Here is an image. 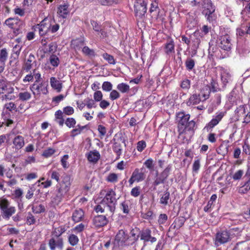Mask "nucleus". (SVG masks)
Returning <instances> with one entry per match:
<instances>
[{"label": "nucleus", "mask_w": 250, "mask_h": 250, "mask_svg": "<svg viewBox=\"0 0 250 250\" xmlns=\"http://www.w3.org/2000/svg\"><path fill=\"white\" fill-rule=\"evenodd\" d=\"M74 112V108L70 106H67L63 108L62 113L63 115H66L67 116H70L72 115Z\"/></svg>", "instance_id": "56"}, {"label": "nucleus", "mask_w": 250, "mask_h": 250, "mask_svg": "<svg viewBox=\"0 0 250 250\" xmlns=\"http://www.w3.org/2000/svg\"><path fill=\"white\" fill-rule=\"evenodd\" d=\"M55 121L60 126H62L65 120L63 118V113L62 110H58L55 113Z\"/></svg>", "instance_id": "30"}, {"label": "nucleus", "mask_w": 250, "mask_h": 250, "mask_svg": "<svg viewBox=\"0 0 250 250\" xmlns=\"http://www.w3.org/2000/svg\"><path fill=\"white\" fill-rule=\"evenodd\" d=\"M149 12L151 14V17L152 18L156 19H158L159 13V8L157 2L154 1L151 3Z\"/></svg>", "instance_id": "26"}, {"label": "nucleus", "mask_w": 250, "mask_h": 250, "mask_svg": "<svg viewBox=\"0 0 250 250\" xmlns=\"http://www.w3.org/2000/svg\"><path fill=\"white\" fill-rule=\"evenodd\" d=\"M230 240L229 232L226 230H222L216 233L214 240V245L216 247H219L229 242Z\"/></svg>", "instance_id": "8"}, {"label": "nucleus", "mask_w": 250, "mask_h": 250, "mask_svg": "<svg viewBox=\"0 0 250 250\" xmlns=\"http://www.w3.org/2000/svg\"><path fill=\"white\" fill-rule=\"evenodd\" d=\"M117 88L123 93H127L129 90V86L125 83H121L117 85Z\"/></svg>", "instance_id": "43"}, {"label": "nucleus", "mask_w": 250, "mask_h": 250, "mask_svg": "<svg viewBox=\"0 0 250 250\" xmlns=\"http://www.w3.org/2000/svg\"><path fill=\"white\" fill-rule=\"evenodd\" d=\"M106 181L110 183H115L118 181V176L116 173L109 174L106 178Z\"/></svg>", "instance_id": "62"}, {"label": "nucleus", "mask_w": 250, "mask_h": 250, "mask_svg": "<svg viewBox=\"0 0 250 250\" xmlns=\"http://www.w3.org/2000/svg\"><path fill=\"white\" fill-rule=\"evenodd\" d=\"M211 92L210 87L208 84L203 86L200 90L199 95L203 102L205 101L209 98Z\"/></svg>", "instance_id": "21"}, {"label": "nucleus", "mask_w": 250, "mask_h": 250, "mask_svg": "<svg viewBox=\"0 0 250 250\" xmlns=\"http://www.w3.org/2000/svg\"><path fill=\"white\" fill-rule=\"evenodd\" d=\"M247 108V105H242L239 106L235 110V111L238 113V115L239 116L244 115L246 113V109Z\"/></svg>", "instance_id": "61"}, {"label": "nucleus", "mask_w": 250, "mask_h": 250, "mask_svg": "<svg viewBox=\"0 0 250 250\" xmlns=\"http://www.w3.org/2000/svg\"><path fill=\"white\" fill-rule=\"evenodd\" d=\"M60 25L58 23H56L54 21H52L50 20V26L49 28V32L54 33L56 32L59 29Z\"/></svg>", "instance_id": "58"}, {"label": "nucleus", "mask_w": 250, "mask_h": 250, "mask_svg": "<svg viewBox=\"0 0 250 250\" xmlns=\"http://www.w3.org/2000/svg\"><path fill=\"white\" fill-rule=\"evenodd\" d=\"M201 41L199 38H196L194 40H192V46L191 49L194 52V54H196L197 53V49L199 47Z\"/></svg>", "instance_id": "41"}, {"label": "nucleus", "mask_w": 250, "mask_h": 250, "mask_svg": "<svg viewBox=\"0 0 250 250\" xmlns=\"http://www.w3.org/2000/svg\"><path fill=\"white\" fill-rule=\"evenodd\" d=\"M250 189V177L249 180L245 183L243 186L239 189V192L241 193H245Z\"/></svg>", "instance_id": "49"}, {"label": "nucleus", "mask_w": 250, "mask_h": 250, "mask_svg": "<svg viewBox=\"0 0 250 250\" xmlns=\"http://www.w3.org/2000/svg\"><path fill=\"white\" fill-rule=\"evenodd\" d=\"M121 209L125 214H128L129 211L128 203L126 201L122 202L121 204Z\"/></svg>", "instance_id": "63"}, {"label": "nucleus", "mask_w": 250, "mask_h": 250, "mask_svg": "<svg viewBox=\"0 0 250 250\" xmlns=\"http://www.w3.org/2000/svg\"><path fill=\"white\" fill-rule=\"evenodd\" d=\"M87 127V125L82 126L80 125H78L75 128L73 129L70 131V136L72 137H74L77 135L80 134L83 130L86 128Z\"/></svg>", "instance_id": "34"}, {"label": "nucleus", "mask_w": 250, "mask_h": 250, "mask_svg": "<svg viewBox=\"0 0 250 250\" xmlns=\"http://www.w3.org/2000/svg\"><path fill=\"white\" fill-rule=\"evenodd\" d=\"M84 102L85 103L86 106L88 109H91L92 108H95L96 107L94 100L92 99H90L89 98H86L84 100Z\"/></svg>", "instance_id": "52"}, {"label": "nucleus", "mask_w": 250, "mask_h": 250, "mask_svg": "<svg viewBox=\"0 0 250 250\" xmlns=\"http://www.w3.org/2000/svg\"><path fill=\"white\" fill-rule=\"evenodd\" d=\"M49 60L50 64L55 67H58L60 63L59 58L54 54L50 55Z\"/></svg>", "instance_id": "38"}, {"label": "nucleus", "mask_w": 250, "mask_h": 250, "mask_svg": "<svg viewBox=\"0 0 250 250\" xmlns=\"http://www.w3.org/2000/svg\"><path fill=\"white\" fill-rule=\"evenodd\" d=\"M221 79L224 87L231 81V76L227 70L223 69L221 74Z\"/></svg>", "instance_id": "23"}, {"label": "nucleus", "mask_w": 250, "mask_h": 250, "mask_svg": "<svg viewBox=\"0 0 250 250\" xmlns=\"http://www.w3.org/2000/svg\"><path fill=\"white\" fill-rule=\"evenodd\" d=\"M1 216L5 219H9L16 212L15 207L10 206L9 201L4 198L0 200Z\"/></svg>", "instance_id": "4"}, {"label": "nucleus", "mask_w": 250, "mask_h": 250, "mask_svg": "<svg viewBox=\"0 0 250 250\" xmlns=\"http://www.w3.org/2000/svg\"><path fill=\"white\" fill-rule=\"evenodd\" d=\"M134 10L136 15L142 17L146 13L147 3L145 0H136L134 4Z\"/></svg>", "instance_id": "9"}, {"label": "nucleus", "mask_w": 250, "mask_h": 250, "mask_svg": "<svg viewBox=\"0 0 250 250\" xmlns=\"http://www.w3.org/2000/svg\"><path fill=\"white\" fill-rule=\"evenodd\" d=\"M4 24L13 29V33L15 36H17L21 33V28L24 24L23 21L19 19L12 18L6 20Z\"/></svg>", "instance_id": "6"}, {"label": "nucleus", "mask_w": 250, "mask_h": 250, "mask_svg": "<svg viewBox=\"0 0 250 250\" xmlns=\"http://www.w3.org/2000/svg\"><path fill=\"white\" fill-rule=\"evenodd\" d=\"M14 88L11 86L10 83L5 79H0V94L4 93L7 94L14 92Z\"/></svg>", "instance_id": "13"}, {"label": "nucleus", "mask_w": 250, "mask_h": 250, "mask_svg": "<svg viewBox=\"0 0 250 250\" xmlns=\"http://www.w3.org/2000/svg\"><path fill=\"white\" fill-rule=\"evenodd\" d=\"M8 58V53L5 48H3L0 51V65L4 67L5 62Z\"/></svg>", "instance_id": "35"}, {"label": "nucleus", "mask_w": 250, "mask_h": 250, "mask_svg": "<svg viewBox=\"0 0 250 250\" xmlns=\"http://www.w3.org/2000/svg\"><path fill=\"white\" fill-rule=\"evenodd\" d=\"M151 230L149 228L144 229L140 230V240L144 242V245H146V243L150 242L151 243H153L157 241L156 237L151 235Z\"/></svg>", "instance_id": "10"}, {"label": "nucleus", "mask_w": 250, "mask_h": 250, "mask_svg": "<svg viewBox=\"0 0 250 250\" xmlns=\"http://www.w3.org/2000/svg\"><path fill=\"white\" fill-rule=\"evenodd\" d=\"M170 200V193L167 190L161 195L160 203L165 206L168 205Z\"/></svg>", "instance_id": "33"}, {"label": "nucleus", "mask_w": 250, "mask_h": 250, "mask_svg": "<svg viewBox=\"0 0 250 250\" xmlns=\"http://www.w3.org/2000/svg\"><path fill=\"white\" fill-rule=\"evenodd\" d=\"M63 197V196L61 194L56 191L55 195L52 197V201L54 203L58 204L62 201Z\"/></svg>", "instance_id": "60"}, {"label": "nucleus", "mask_w": 250, "mask_h": 250, "mask_svg": "<svg viewBox=\"0 0 250 250\" xmlns=\"http://www.w3.org/2000/svg\"><path fill=\"white\" fill-rule=\"evenodd\" d=\"M50 173H51V179L55 180L59 184L60 181V177L61 176L60 172L56 170H52L50 171Z\"/></svg>", "instance_id": "59"}, {"label": "nucleus", "mask_w": 250, "mask_h": 250, "mask_svg": "<svg viewBox=\"0 0 250 250\" xmlns=\"http://www.w3.org/2000/svg\"><path fill=\"white\" fill-rule=\"evenodd\" d=\"M146 169L144 167L140 168H135L128 180L130 186L135 182L139 183L145 180L146 177Z\"/></svg>", "instance_id": "7"}, {"label": "nucleus", "mask_w": 250, "mask_h": 250, "mask_svg": "<svg viewBox=\"0 0 250 250\" xmlns=\"http://www.w3.org/2000/svg\"><path fill=\"white\" fill-rule=\"evenodd\" d=\"M82 52L85 56H87L89 57H94L96 56V53L94 50L90 49L87 46H85L83 48Z\"/></svg>", "instance_id": "36"}, {"label": "nucleus", "mask_w": 250, "mask_h": 250, "mask_svg": "<svg viewBox=\"0 0 250 250\" xmlns=\"http://www.w3.org/2000/svg\"><path fill=\"white\" fill-rule=\"evenodd\" d=\"M36 75H40V76H42L41 73L38 70L34 69L32 72L27 74L23 79L22 81L24 83L32 82L34 80V78L36 80Z\"/></svg>", "instance_id": "24"}, {"label": "nucleus", "mask_w": 250, "mask_h": 250, "mask_svg": "<svg viewBox=\"0 0 250 250\" xmlns=\"http://www.w3.org/2000/svg\"><path fill=\"white\" fill-rule=\"evenodd\" d=\"M171 170V166L169 165L160 174V175L166 181L169 176Z\"/></svg>", "instance_id": "47"}, {"label": "nucleus", "mask_w": 250, "mask_h": 250, "mask_svg": "<svg viewBox=\"0 0 250 250\" xmlns=\"http://www.w3.org/2000/svg\"><path fill=\"white\" fill-rule=\"evenodd\" d=\"M87 160L90 162L96 163L100 158V154L96 150L89 151L87 154Z\"/></svg>", "instance_id": "22"}, {"label": "nucleus", "mask_w": 250, "mask_h": 250, "mask_svg": "<svg viewBox=\"0 0 250 250\" xmlns=\"http://www.w3.org/2000/svg\"><path fill=\"white\" fill-rule=\"evenodd\" d=\"M111 143L113 144L112 150L116 155V159H119L122 154V146L121 143H124L126 146L125 139L120 134H115L113 139L111 141Z\"/></svg>", "instance_id": "5"}, {"label": "nucleus", "mask_w": 250, "mask_h": 250, "mask_svg": "<svg viewBox=\"0 0 250 250\" xmlns=\"http://www.w3.org/2000/svg\"><path fill=\"white\" fill-rule=\"evenodd\" d=\"M50 84L52 87L56 90L58 92H60L61 91L62 88V83L55 77H52L50 78Z\"/></svg>", "instance_id": "28"}, {"label": "nucleus", "mask_w": 250, "mask_h": 250, "mask_svg": "<svg viewBox=\"0 0 250 250\" xmlns=\"http://www.w3.org/2000/svg\"><path fill=\"white\" fill-rule=\"evenodd\" d=\"M68 241L70 244L74 246L78 244L79 242V238L77 236L74 234H71L68 237Z\"/></svg>", "instance_id": "57"}, {"label": "nucleus", "mask_w": 250, "mask_h": 250, "mask_svg": "<svg viewBox=\"0 0 250 250\" xmlns=\"http://www.w3.org/2000/svg\"><path fill=\"white\" fill-rule=\"evenodd\" d=\"M195 64V61L191 58H188L185 62V65L188 71H191L194 67Z\"/></svg>", "instance_id": "44"}, {"label": "nucleus", "mask_w": 250, "mask_h": 250, "mask_svg": "<svg viewBox=\"0 0 250 250\" xmlns=\"http://www.w3.org/2000/svg\"><path fill=\"white\" fill-rule=\"evenodd\" d=\"M57 187L58 188L57 191L61 194L63 197L69 190V188H67V186L64 187L63 186L58 185Z\"/></svg>", "instance_id": "54"}, {"label": "nucleus", "mask_w": 250, "mask_h": 250, "mask_svg": "<svg viewBox=\"0 0 250 250\" xmlns=\"http://www.w3.org/2000/svg\"><path fill=\"white\" fill-rule=\"evenodd\" d=\"M184 222L185 220L184 218H176L175 219L174 222L172 223L170 227H173V229H178L183 226Z\"/></svg>", "instance_id": "37"}, {"label": "nucleus", "mask_w": 250, "mask_h": 250, "mask_svg": "<svg viewBox=\"0 0 250 250\" xmlns=\"http://www.w3.org/2000/svg\"><path fill=\"white\" fill-rule=\"evenodd\" d=\"M100 194L104 195V197L95 207V211L103 213L104 211H108L111 215L113 214L117 202L115 192L112 189H108L102 191Z\"/></svg>", "instance_id": "1"}, {"label": "nucleus", "mask_w": 250, "mask_h": 250, "mask_svg": "<svg viewBox=\"0 0 250 250\" xmlns=\"http://www.w3.org/2000/svg\"><path fill=\"white\" fill-rule=\"evenodd\" d=\"M69 7V4L67 2L60 5L58 7V13L59 16L63 19L66 18L70 12L68 9Z\"/></svg>", "instance_id": "19"}, {"label": "nucleus", "mask_w": 250, "mask_h": 250, "mask_svg": "<svg viewBox=\"0 0 250 250\" xmlns=\"http://www.w3.org/2000/svg\"><path fill=\"white\" fill-rule=\"evenodd\" d=\"M36 75V80L30 85V90L35 96H39L42 94L46 95L48 93L47 83L43 81L40 75Z\"/></svg>", "instance_id": "3"}, {"label": "nucleus", "mask_w": 250, "mask_h": 250, "mask_svg": "<svg viewBox=\"0 0 250 250\" xmlns=\"http://www.w3.org/2000/svg\"><path fill=\"white\" fill-rule=\"evenodd\" d=\"M13 146L16 150H19L22 148L24 145V138L21 135H16L12 140Z\"/></svg>", "instance_id": "15"}, {"label": "nucleus", "mask_w": 250, "mask_h": 250, "mask_svg": "<svg viewBox=\"0 0 250 250\" xmlns=\"http://www.w3.org/2000/svg\"><path fill=\"white\" fill-rule=\"evenodd\" d=\"M84 215V212L82 209L79 208L76 209L73 213L72 216V220L76 223L79 222L83 220Z\"/></svg>", "instance_id": "25"}, {"label": "nucleus", "mask_w": 250, "mask_h": 250, "mask_svg": "<svg viewBox=\"0 0 250 250\" xmlns=\"http://www.w3.org/2000/svg\"><path fill=\"white\" fill-rule=\"evenodd\" d=\"M200 102H203L199 94H193L188 99L187 102L188 105L198 104Z\"/></svg>", "instance_id": "27"}, {"label": "nucleus", "mask_w": 250, "mask_h": 250, "mask_svg": "<svg viewBox=\"0 0 250 250\" xmlns=\"http://www.w3.org/2000/svg\"><path fill=\"white\" fill-rule=\"evenodd\" d=\"M208 85L210 87L211 92H216L221 90L220 88L218 86V84L216 81L212 78H211Z\"/></svg>", "instance_id": "40"}, {"label": "nucleus", "mask_w": 250, "mask_h": 250, "mask_svg": "<svg viewBox=\"0 0 250 250\" xmlns=\"http://www.w3.org/2000/svg\"><path fill=\"white\" fill-rule=\"evenodd\" d=\"M32 210L35 213L39 214L44 212L45 208L42 204H40L37 206L34 205L32 207Z\"/></svg>", "instance_id": "46"}, {"label": "nucleus", "mask_w": 250, "mask_h": 250, "mask_svg": "<svg viewBox=\"0 0 250 250\" xmlns=\"http://www.w3.org/2000/svg\"><path fill=\"white\" fill-rule=\"evenodd\" d=\"M108 222L106 217L104 215H99L96 216L93 219V223L96 227H102L106 225Z\"/></svg>", "instance_id": "17"}, {"label": "nucleus", "mask_w": 250, "mask_h": 250, "mask_svg": "<svg viewBox=\"0 0 250 250\" xmlns=\"http://www.w3.org/2000/svg\"><path fill=\"white\" fill-rule=\"evenodd\" d=\"M109 95V98L112 101H114L120 97V94L116 90H111Z\"/></svg>", "instance_id": "64"}, {"label": "nucleus", "mask_w": 250, "mask_h": 250, "mask_svg": "<svg viewBox=\"0 0 250 250\" xmlns=\"http://www.w3.org/2000/svg\"><path fill=\"white\" fill-rule=\"evenodd\" d=\"M205 9L203 11L202 13L209 11L210 10H211V9L214 10L215 9V6L213 5V3L211 1L207 0L206 2L205 3Z\"/></svg>", "instance_id": "55"}, {"label": "nucleus", "mask_w": 250, "mask_h": 250, "mask_svg": "<svg viewBox=\"0 0 250 250\" xmlns=\"http://www.w3.org/2000/svg\"><path fill=\"white\" fill-rule=\"evenodd\" d=\"M215 9H211L209 11L203 13V14L205 15L207 20L209 22H213L215 21L217 18L216 15L215 13Z\"/></svg>", "instance_id": "32"}, {"label": "nucleus", "mask_w": 250, "mask_h": 250, "mask_svg": "<svg viewBox=\"0 0 250 250\" xmlns=\"http://www.w3.org/2000/svg\"><path fill=\"white\" fill-rule=\"evenodd\" d=\"M175 45L173 40L167 42L165 45V51L167 55L174 53Z\"/></svg>", "instance_id": "29"}, {"label": "nucleus", "mask_w": 250, "mask_h": 250, "mask_svg": "<svg viewBox=\"0 0 250 250\" xmlns=\"http://www.w3.org/2000/svg\"><path fill=\"white\" fill-rule=\"evenodd\" d=\"M50 26V20L45 18L39 24L37 25L36 28L38 29L40 35L43 36L49 32Z\"/></svg>", "instance_id": "12"}, {"label": "nucleus", "mask_w": 250, "mask_h": 250, "mask_svg": "<svg viewBox=\"0 0 250 250\" xmlns=\"http://www.w3.org/2000/svg\"><path fill=\"white\" fill-rule=\"evenodd\" d=\"M219 51L217 50V48H214L212 47V48L210 47L208 49V58L209 59L212 58L213 59V57L215 56L217 58H220L221 57L219 56Z\"/></svg>", "instance_id": "45"}, {"label": "nucleus", "mask_w": 250, "mask_h": 250, "mask_svg": "<svg viewBox=\"0 0 250 250\" xmlns=\"http://www.w3.org/2000/svg\"><path fill=\"white\" fill-rule=\"evenodd\" d=\"M219 46L220 48L224 50L229 51L231 48L232 44L230 42L229 36L226 34L220 37L219 39Z\"/></svg>", "instance_id": "14"}, {"label": "nucleus", "mask_w": 250, "mask_h": 250, "mask_svg": "<svg viewBox=\"0 0 250 250\" xmlns=\"http://www.w3.org/2000/svg\"><path fill=\"white\" fill-rule=\"evenodd\" d=\"M217 197V195L215 194L211 195L210 200L208 202L207 206L204 207V210L205 211L207 212L208 211L209 209L211 208L213 202L216 200Z\"/></svg>", "instance_id": "48"}, {"label": "nucleus", "mask_w": 250, "mask_h": 250, "mask_svg": "<svg viewBox=\"0 0 250 250\" xmlns=\"http://www.w3.org/2000/svg\"><path fill=\"white\" fill-rule=\"evenodd\" d=\"M70 177L67 176L65 175L63 177L62 180L61 182H59V183L58 184L59 185L63 186L64 187H65L67 186V188H69L70 186Z\"/></svg>", "instance_id": "53"}, {"label": "nucleus", "mask_w": 250, "mask_h": 250, "mask_svg": "<svg viewBox=\"0 0 250 250\" xmlns=\"http://www.w3.org/2000/svg\"><path fill=\"white\" fill-rule=\"evenodd\" d=\"M140 229L138 228H135L134 229H132L130 230V237L132 238V240H133V242L132 244H134L136 242L139 238H140Z\"/></svg>", "instance_id": "31"}, {"label": "nucleus", "mask_w": 250, "mask_h": 250, "mask_svg": "<svg viewBox=\"0 0 250 250\" xmlns=\"http://www.w3.org/2000/svg\"><path fill=\"white\" fill-rule=\"evenodd\" d=\"M225 113L223 112H218L213 116L211 120L205 126L204 129L209 131L215 126L217 125L224 116Z\"/></svg>", "instance_id": "11"}, {"label": "nucleus", "mask_w": 250, "mask_h": 250, "mask_svg": "<svg viewBox=\"0 0 250 250\" xmlns=\"http://www.w3.org/2000/svg\"><path fill=\"white\" fill-rule=\"evenodd\" d=\"M65 124L69 128H73L76 124V121L73 118H67L65 120Z\"/></svg>", "instance_id": "50"}, {"label": "nucleus", "mask_w": 250, "mask_h": 250, "mask_svg": "<svg viewBox=\"0 0 250 250\" xmlns=\"http://www.w3.org/2000/svg\"><path fill=\"white\" fill-rule=\"evenodd\" d=\"M190 115L186 114L184 112H180L177 114L178 120V131L179 135L185 133L187 131L194 132L195 122L193 120L189 121Z\"/></svg>", "instance_id": "2"}, {"label": "nucleus", "mask_w": 250, "mask_h": 250, "mask_svg": "<svg viewBox=\"0 0 250 250\" xmlns=\"http://www.w3.org/2000/svg\"><path fill=\"white\" fill-rule=\"evenodd\" d=\"M165 182V180L159 175L158 176V172L156 173V177L152 183V186L153 189L156 190V187L161 184H163Z\"/></svg>", "instance_id": "39"}, {"label": "nucleus", "mask_w": 250, "mask_h": 250, "mask_svg": "<svg viewBox=\"0 0 250 250\" xmlns=\"http://www.w3.org/2000/svg\"><path fill=\"white\" fill-rule=\"evenodd\" d=\"M128 239L127 234L123 229L119 230L117 233L115 241L119 246H123Z\"/></svg>", "instance_id": "16"}, {"label": "nucleus", "mask_w": 250, "mask_h": 250, "mask_svg": "<svg viewBox=\"0 0 250 250\" xmlns=\"http://www.w3.org/2000/svg\"><path fill=\"white\" fill-rule=\"evenodd\" d=\"M18 97L20 100L25 101L31 99V94L28 91L21 92L19 93Z\"/></svg>", "instance_id": "42"}, {"label": "nucleus", "mask_w": 250, "mask_h": 250, "mask_svg": "<svg viewBox=\"0 0 250 250\" xmlns=\"http://www.w3.org/2000/svg\"><path fill=\"white\" fill-rule=\"evenodd\" d=\"M51 250H55L56 247L62 249L63 247V241L62 238H59L57 240H55V238H51L48 243Z\"/></svg>", "instance_id": "20"}, {"label": "nucleus", "mask_w": 250, "mask_h": 250, "mask_svg": "<svg viewBox=\"0 0 250 250\" xmlns=\"http://www.w3.org/2000/svg\"><path fill=\"white\" fill-rule=\"evenodd\" d=\"M36 62V59L34 55L30 54L28 58L25 60L22 67L23 70L28 72L32 68L33 65Z\"/></svg>", "instance_id": "18"}, {"label": "nucleus", "mask_w": 250, "mask_h": 250, "mask_svg": "<svg viewBox=\"0 0 250 250\" xmlns=\"http://www.w3.org/2000/svg\"><path fill=\"white\" fill-rule=\"evenodd\" d=\"M102 56L109 63L111 64H115L116 63L115 60L113 56L105 53L102 55Z\"/></svg>", "instance_id": "51"}]
</instances>
